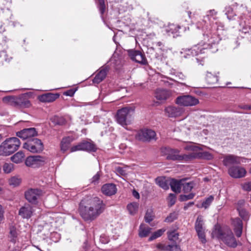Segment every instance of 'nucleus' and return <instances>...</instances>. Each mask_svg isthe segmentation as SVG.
Listing matches in <instances>:
<instances>
[{
    "label": "nucleus",
    "instance_id": "nucleus-1",
    "mask_svg": "<svg viewBox=\"0 0 251 251\" xmlns=\"http://www.w3.org/2000/svg\"><path fill=\"white\" fill-rule=\"evenodd\" d=\"M217 12L214 10L208 11L207 18L210 23L203 27V40L191 49L185 50V54L188 56H197L204 53V50L215 47L221 40L220 34L224 30V25L216 21Z\"/></svg>",
    "mask_w": 251,
    "mask_h": 251
},
{
    "label": "nucleus",
    "instance_id": "nucleus-2",
    "mask_svg": "<svg viewBox=\"0 0 251 251\" xmlns=\"http://www.w3.org/2000/svg\"><path fill=\"white\" fill-rule=\"evenodd\" d=\"M105 208L103 201L98 198L90 200L87 206L81 202L79 206L80 214L85 220H93L103 212Z\"/></svg>",
    "mask_w": 251,
    "mask_h": 251
},
{
    "label": "nucleus",
    "instance_id": "nucleus-3",
    "mask_svg": "<svg viewBox=\"0 0 251 251\" xmlns=\"http://www.w3.org/2000/svg\"><path fill=\"white\" fill-rule=\"evenodd\" d=\"M21 145L19 139L16 137L9 138L0 145V155L7 156L18 150Z\"/></svg>",
    "mask_w": 251,
    "mask_h": 251
},
{
    "label": "nucleus",
    "instance_id": "nucleus-4",
    "mask_svg": "<svg viewBox=\"0 0 251 251\" xmlns=\"http://www.w3.org/2000/svg\"><path fill=\"white\" fill-rule=\"evenodd\" d=\"M203 146L197 145L194 144L187 145L184 147L187 151H191L189 153V161L196 159L201 158L206 160H211L213 158V155L207 151H202Z\"/></svg>",
    "mask_w": 251,
    "mask_h": 251
},
{
    "label": "nucleus",
    "instance_id": "nucleus-5",
    "mask_svg": "<svg viewBox=\"0 0 251 251\" xmlns=\"http://www.w3.org/2000/svg\"><path fill=\"white\" fill-rule=\"evenodd\" d=\"M134 109L129 107H124L117 111V122L125 127L130 125L133 120Z\"/></svg>",
    "mask_w": 251,
    "mask_h": 251
},
{
    "label": "nucleus",
    "instance_id": "nucleus-6",
    "mask_svg": "<svg viewBox=\"0 0 251 251\" xmlns=\"http://www.w3.org/2000/svg\"><path fill=\"white\" fill-rule=\"evenodd\" d=\"M161 153L166 156L169 160H177L183 162L189 161V153L188 154H179L178 150L173 149L169 147H163L161 149Z\"/></svg>",
    "mask_w": 251,
    "mask_h": 251
},
{
    "label": "nucleus",
    "instance_id": "nucleus-7",
    "mask_svg": "<svg viewBox=\"0 0 251 251\" xmlns=\"http://www.w3.org/2000/svg\"><path fill=\"white\" fill-rule=\"evenodd\" d=\"M23 148L32 153H39L43 150L44 145L41 140L33 138L25 142Z\"/></svg>",
    "mask_w": 251,
    "mask_h": 251
},
{
    "label": "nucleus",
    "instance_id": "nucleus-8",
    "mask_svg": "<svg viewBox=\"0 0 251 251\" xmlns=\"http://www.w3.org/2000/svg\"><path fill=\"white\" fill-rule=\"evenodd\" d=\"M175 102L179 105L188 107L197 105L199 103V100L193 96L182 95L176 98Z\"/></svg>",
    "mask_w": 251,
    "mask_h": 251
},
{
    "label": "nucleus",
    "instance_id": "nucleus-9",
    "mask_svg": "<svg viewBox=\"0 0 251 251\" xmlns=\"http://www.w3.org/2000/svg\"><path fill=\"white\" fill-rule=\"evenodd\" d=\"M249 159L242 157L232 154L225 155L223 157V162L225 166H229L233 164H240L242 163H246Z\"/></svg>",
    "mask_w": 251,
    "mask_h": 251
},
{
    "label": "nucleus",
    "instance_id": "nucleus-10",
    "mask_svg": "<svg viewBox=\"0 0 251 251\" xmlns=\"http://www.w3.org/2000/svg\"><path fill=\"white\" fill-rule=\"evenodd\" d=\"M45 162V158L39 155L28 156L25 160L26 166L32 168L39 167L43 165Z\"/></svg>",
    "mask_w": 251,
    "mask_h": 251
},
{
    "label": "nucleus",
    "instance_id": "nucleus-11",
    "mask_svg": "<svg viewBox=\"0 0 251 251\" xmlns=\"http://www.w3.org/2000/svg\"><path fill=\"white\" fill-rule=\"evenodd\" d=\"M156 133L154 131L145 129L138 132L135 135L136 139L143 141H150L155 138Z\"/></svg>",
    "mask_w": 251,
    "mask_h": 251
},
{
    "label": "nucleus",
    "instance_id": "nucleus-12",
    "mask_svg": "<svg viewBox=\"0 0 251 251\" xmlns=\"http://www.w3.org/2000/svg\"><path fill=\"white\" fill-rule=\"evenodd\" d=\"M229 176L235 178L244 177L247 174V171L245 168L240 166H234L230 167L228 170Z\"/></svg>",
    "mask_w": 251,
    "mask_h": 251
},
{
    "label": "nucleus",
    "instance_id": "nucleus-13",
    "mask_svg": "<svg viewBox=\"0 0 251 251\" xmlns=\"http://www.w3.org/2000/svg\"><path fill=\"white\" fill-rule=\"evenodd\" d=\"M165 114L172 118H176L182 116L185 112L183 108L174 106H168L165 108Z\"/></svg>",
    "mask_w": 251,
    "mask_h": 251
},
{
    "label": "nucleus",
    "instance_id": "nucleus-14",
    "mask_svg": "<svg viewBox=\"0 0 251 251\" xmlns=\"http://www.w3.org/2000/svg\"><path fill=\"white\" fill-rule=\"evenodd\" d=\"M42 192L39 189H30L25 192V197L30 203L36 204Z\"/></svg>",
    "mask_w": 251,
    "mask_h": 251
},
{
    "label": "nucleus",
    "instance_id": "nucleus-15",
    "mask_svg": "<svg viewBox=\"0 0 251 251\" xmlns=\"http://www.w3.org/2000/svg\"><path fill=\"white\" fill-rule=\"evenodd\" d=\"M127 52L133 61L143 65L146 64L147 60L145 55L141 51L134 50H127Z\"/></svg>",
    "mask_w": 251,
    "mask_h": 251
},
{
    "label": "nucleus",
    "instance_id": "nucleus-16",
    "mask_svg": "<svg viewBox=\"0 0 251 251\" xmlns=\"http://www.w3.org/2000/svg\"><path fill=\"white\" fill-rule=\"evenodd\" d=\"M222 240L227 246L231 247H235L237 246L236 241L233 236V233L231 229L226 227V232L222 238Z\"/></svg>",
    "mask_w": 251,
    "mask_h": 251
},
{
    "label": "nucleus",
    "instance_id": "nucleus-17",
    "mask_svg": "<svg viewBox=\"0 0 251 251\" xmlns=\"http://www.w3.org/2000/svg\"><path fill=\"white\" fill-rule=\"evenodd\" d=\"M37 135V132L33 127L25 128L17 133V136L24 140L35 136Z\"/></svg>",
    "mask_w": 251,
    "mask_h": 251
},
{
    "label": "nucleus",
    "instance_id": "nucleus-18",
    "mask_svg": "<svg viewBox=\"0 0 251 251\" xmlns=\"http://www.w3.org/2000/svg\"><path fill=\"white\" fill-rule=\"evenodd\" d=\"M33 207L29 204H25L19 210V215L24 219H29L33 215Z\"/></svg>",
    "mask_w": 251,
    "mask_h": 251
},
{
    "label": "nucleus",
    "instance_id": "nucleus-19",
    "mask_svg": "<svg viewBox=\"0 0 251 251\" xmlns=\"http://www.w3.org/2000/svg\"><path fill=\"white\" fill-rule=\"evenodd\" d=\"M27 94H23L16 98L14 101L17 105L22 108H27L30 106V102L27 98Z\"/></svg>",
    "mask_w": 251,
    "mask_h": 251
},
{
    "label": "nucleus",
    "instance_id": "nucleus-20",
    "mask_svg": "<svg viewBox=\"0 0 251 251\" xmlns=\"http://www.w3.org/2000/svg\"><path fill=\"white\" fill-rule=\"evenodd\" d=\"M116 185L113 183H107L103 185L101 187L102 193L106 196H112L116 194L117 192Z\"/></svg>",
    "mask_w": 251,
    "mask_h": 251
},
{
    "label": "nucleus",
    "instance_id": "nucleus-21",
    "mask_svg": "<svg viewBox=\"0 0 251 251\" xmlns=\"http://www.w3.org/2000/svg\"><path fill=\"white\" fill-rule=\"evenodd\" d=\"M172 95L170 91L158 89L155 92V97L159 100H165Z\"/></svg>",
    "mask_w": 251,
    "mask_h": 251
},
{
    "label": "nucleus",
    "instance_id": "nucleus-22",
    "mask_svg": "<svg viewBox=\"0 0 251 251\" xmlns=\"http://www.w3.org/2000/svg\"><path fill=\"white\" fill-rule=\"evenodd\" d=\"M59 97L58 94L46 93L38 97L39 100L43 102H51L55 100Z\"/></svg>",
    "mask_w": 251,
    "mask_h": 251
},
{
    "label": "nucleus",
    "instance_id": "nucleus-23",
    "mask_svg": "<svg viewBox=\"0 0 251 251\" xmlns=\"http://www.w3.org/2000/svg\"><path fill=\"white\" fill-rule=\"evenodd\" d=\"M226 228L222 229L219 225H215L211 233L212 237L222 240L226 232Z\"/></svg>",
    "mask_w": 251,
    "mask_h": 251
},
{
    "label": "nucleus",
    "instance_id": "nucleus-24",
    "mask_svg": "<svg viewBox=\"0 0 251 251\" xmlns=\"http://www.w3.org/2000/svg\"><path fill=\"white\" fill-rule=\"evenodd\" d=\"M232 224L236 236L240 237L242 233L243 224L242 221L239 218H236L233 220Z\"/></svg>",
    "mask_w": 251,
    "mask_h": 251
},
{
    "label": "nucleus",
    "instance_id": "nucleus-25",
    "mask_svg": "<svg viewBox=\"0 0 251 251\" xmlns=\"http://www.w3.org/2000/svg\"><path fill=\"white\" fill-rule=\"evenodd\" d=\"M107 71L106 67L101 69L94 77L93 82L98 84L102 81L106 75Z\"/></svg>",
    "mask_w": 251,
    "mask_h": 251
},
{
    "label": "nucleus",
    "instance_id": "nucleus-26",
    "mask_svg": "<svg viewBox=\"0 0 251 251\" xmlns=\"http://www.w3.org/2000/svg\"><path fill=\"white\" fill-rule=\"evenodd\" d=\"M182 179L180 180L172 179L170 182L172 191L176 193H179L182 187Z\"/></svg>",
    "mask_w": 251,
    "mask_h": 251
},
{
    "label": "nucleus",
    "instance_id": "nucleus-27",
    "mask_svg": "<svg viewBox=\"0 0 251 251\" xmlns=\"http://www.w3.org/2000/svg\"><path fill=\"white\" fill-rule=\"evenodd\" d=\"M151 228L144 224H141L139 228V236L143 238L147 237L151 231Z\"/></svg>",
    "mask_w": 251,
    "mask_h": 251
},
{
    "label": "nucleus",
    "instance_id": "nucleus-28",
    "mask_svg": "<svg viewBox=\"0 0 251 251\" xmlns=\"http://www.w3.org/2000/svg\"><path fill=\"white\" fill-rule=\"evenodd\" d=\"M25 157V153L22 151H19L12 155L10 159L13 162L16 164H19L23 161Z\"/></svg>",
    "mask_w": 251,
    "mask_h": 251
},
{
    "label": "nucleus",
    "instance_id": "nucleus-29",
    "mask_svg": "<svg viewBox=\"0 0 251 251\" xmlns=\"http://www.w3.org/2000/svg\"><path fill=\"white\" fill-rule=\"evenodd\" d=\"M18 233L16 228L13 226H10L9 228V234L8 238L10 241L13 243H15L17 240Z\"/></svg>",
    "mask_w": 251,
    "mask_h": 251
},
{
    "label": "nucleus",
    "instance_id": "nucleus-30",
    "mask_svg": "<svg viewBox=\"0 0 251 251\" xmlns=\"http://www.w3.org/2000/svg\"><path fill=\"white\" fill-rule=\"evenodd\" d=\"M4 173L9 174L15 170V165L11 162H4L2 167Z\"/></svg>",
    "mask_w": 251,
    "mask_h": 251
},
{
    "label": "nucleus",
    "instance_id": "nucleus-31",
    "mask_svg": "<svg viewBox=\"0 0 251 251\" xmlns=\"http://www.w3.org/2000/svg\"><path fill=\"white\" fill-rule=\"evenodd\" d=\"M72 141V139L69 137L64 138L61 143V150L63 151H66L69 149V145Z\"/></svg>",
    "mask_w": 251,
    "mask_h": 251
},
{
    "label": "nucleus",
    "instance_id": "nucleus-32",
    "mask_svg": "<svg viewBox=\"0 0 251 251\" xmlns=\"http://www.w3.org/2000/svg\"><path fill=\"white\" fill-rule=\"evenodd\" d=\"M180 28V26L178 25H176L174 24H170L166 28V31L169 34V35L172 34H176V36H177L176 34L178 30Z\"/></svg>",
    "mask_w": 251,
    "mask_h": 251
},
{
    "label": "nucleus",
    "instance_id": "nucleus-33",
    "mask_svg": "<svg viewBox=\"0 0 251 251\" xmlns=\"http://www.w3.org/2000/svg\"><path fill=\"white\" fill-rule=\"evenodd\" d=\"M156 183L164 190L169 189L168 183L165 178L159 177L155 179Z\"/></svg>",
    "mask_w": 251,
    "mask_h": 251
},
{
    "label": "nucleus",
    "instance_id": "nucleus-34",
    "mask_svg": "<svg viewBox=\"0 0 251 251\" xmlns=\"http://www.w3.org/2000/svg\"><path fill=\"white\" fill-rule=\"evenodd\" d=\"M213 200L214 197L213 196H210L203 201L201 205L197 204V206L199 208H204L205 209H206L211 205Z\"/></svg>",
    "mask_w": 251,
    "mask_h": 251
},
{
    "label": "nucleus",
    "instance_id": "nucleus-35",
    "mask_svg": "<svg viewBox=\"0 0 251 251\" xmlns=\"http://www.w3.org/2000/svg\"><path fill=\"white\" fill-rule=\"evenodd\" d=\"M139 204L137 202H132L127 205V209L131 215H134L138 211Z\"/></svg>",
    "mask_w": 251,
    "mask_h": 251
},
{
    "label": "nucleus",
    "instance_id": "nucleus-36",
    "mask_svg": "<svg viewBox=\"0 0 251 251\" xmlns=\"http://www.w3.org/2000/svg\"><path fill=\"white\" fill-rule=\"evenodd\" d=\"M82 151H95L96 150L95 146L88 142H84L81 143Z\"/></svg>",
    "mask_w": 251,
    "mask_h": 251
},
{
    "label": "nucleus",
    "instance_id": "nucleus-37",
    "mask_svg": "<svg viewBox=\"0 0 251 251\" xmlns=\"http://www.w3.org/2000/svg\"><path fill=\"white\" fill-rule=\"evenodd\" d=\"M21 181V178L19 176H13L9 179L8 183L10 186L17 187L20 184Z\"/></svg>",
    "mask_w": 251,
    "mask_h": 251
},
{
    "label": "nucleus",
    "instance_id": "nucleus-38",
    "mask_svg": "<svg viewBox=\"0 0 251 251\" xmlns=\"http://www.w3.org/2000/svg\"><path fill=\"white\" fill-rule=\"evenodd\" d=\"M194 185L192 182H186L185 180L182 181V187L184 193H188L191 191Z\"/></svg>",
    "mask_w": 251,
    "mask_h": 251
},
{
    "label": "nucleus",
    "instance_id": "nucleus-39",
    "mask_svg": "<svg viewBox=\"0 0 251 251\" xmlns=\"http://www.w3.org/2000/svg\"><path fill=\"white\" fill-rule=\"evenodd\" d=\"M203 220L201 216L200 215L198 217L195 223L196 230H201L204 229L203 227Z\"/></svg>",
    "mask_w": 251,
    "mask_h": 251
},
{
    "label": "nucleus",
    "instance_id": "nucleus-40",
    "mask_svg": "<svg viewBox=\"0 0 251 251\" xmlns=\"http://www.w3.org/2000/svg\"><path fill=\"white\" fill-rule=\"evenodd\" d=\"M165 231H166L165 228H162V229L157 230V231L154 232L151 235V236L149 238V241H152V240L160 237L164 233V232Z\"/></svg>",
    "mask_w": 251,
    "mask_h": 251
},
{
    "label": "nucleus",
    "instance_id": "nucleus-41",
    "mask_svg": "<svg viewBox=\"0 0 251 251\" xmlns=\"http://www.w3.org/2000/svg\"><path fill=\"white\" fill-rule=\"evenodd\" d=\"M178 233L175 231L168 232V237L169 240L176 242L178 239Z\"/></svg>",
    "mask_w": 251,
    "mask_h": 251
},
{
    "label": "nucleus",
    "instance_id": "nucleus-42",
    "mask_svg": "<svg viewBox=\"0 0 251 251\" xmlns=\"http://www.w3.org/2000/svg\"><path fill=\"white\" fill-rule=\"evenodd\" d=\"M98 7L101 15H103L105 10V5L104 0H98Z\"/></svg>",
    "mask_w": 251,
    "mask_h": 251
},
{
    "label": "nucleus",
    "instance_id": "nucleus-43",
    "mask_svg": "<svg viewBox=\"0 0 251 251\" xmlns=\"http://www.w3.org/2000/svg\"><path fill=\"white\" fill-rule=\"evenodd\" d=\"M198 237L202 243H205L206 242L204 233V229L196 230Z\"/></svg>",
    "mask_w": 251,
    "mask_h": 251
},
{
    "label": "nucleus",
    "instance_id": "nucleus-44",
    "mask_svg": "<svg viewBox=\"0 0 251 251\" xmlns=\"http://www.w3.org/2000/svg\"><path fill=\"white\" fill-rule=\"evenodd\" d=\"M168 204L170 206L174 205L176 201V196L175 194H170L167 199Z\"/></svg>",
    "mask_w": 251,
    "mask_h": 251
},
{
    "label": "nucleus",
    "instance_id": "nucleus-45",
    "mask_svg": "<svg viewBox=\"0 0 251 251\" xmlns=\"http://www.w3.org/2000/svg\"><path fill=\"white\" fill-rule=\"evenodd\" d=\"M194 196L195 194L194 193H190L188 195H181L180 196L179 200L182 201H186L193 199Z\"/></svg>",
    "mask_w": 251,
    "mask_h": 251
},
{
    "label": "nucleus",
    "instance_id": "nucleus-46",
    "mask_svg": "<svg viewBox=\"0 0 251 251\" xmlns=\"http://www.w3.org/2000/svg\"><path fill=\"white\" fill-rule=\"evenodd\" d=\"M8 133V128L6 126H1L0 128V137L1 140L4 137H6Z\"/></svg>",
    "mask_w": 251,
    "mask_h": 251
},
{
    "label": "nucleus",
    "instance_id": "nucleus-47",
    "mask_svg": "<svg viewBox=\"0 0 251 251\" xmlns=\"http://www.w3.org/2000/svg\"><path fill=\"white\" fill-rule=\"evenodd\" d=\"M177 218V214L175 212L171 213L166 219L165 221L168 223H171Z\"/></svg>",
    "mask_w": 251,
    "mask_h": 251
},
{
    "label": "nucleus",
    "instance_id": "nucleus-48",
    "mask_svg": "<svg viewBox=\"0 0 251 251\" xmlns=\"http://www.w3.org/2000/svg\"><path fill=\"white\" fill-rule=\"evenodd\" d=\"M127 167H126L125 168L118 167L116 169V171L117 173L119 175H121L122 176H125L126 175V169H127Z\"/></svg>",
    "mask_w": 251,
    "mask_h": 251
},
{
    "label": "nucleus",
    "instance_id": "nucleus-49",
    "mask_svg": "<svg viewBox=\"0 0 251 251\" xmlns=\"http://www.w3.org/2000/svg\"><path fill=\"white\" fill-rule=\"evenodd\" d=\"M153 219V215L151 212L148 211L145 216V220L147 223H150Z\"/></svg>",
    "mask_w": 251,
    "mask_h": 251
},
{
    "label": "nucleus",
    "instance_id": "nucleus-50",
    "mask_svg": "<svg viewBox=\"0 0 251 251\" xmlns=\"http://www.w3.org/2000/svg\"><path fill=\"white\" fill-rule=\"evenodd\" d=\"M156 248L160 251H166L169 250L168 246H165L164 244L161 243L157 244L156 245Z\"/></svg>",
    "mask_w": 251,
    "mask_h": 251
},
{
    "label": "nucleus",
    "instance_id": "nucleus-51",
    "mask_svg": "<svg viewBox=\"0 0 251 251\" xmlns=\"http://www.w3.org/2000/svg\"><path fill=\"white\" fill-rule=\"evenodd\" d=\"M207 80L209 83H214L218 81V78L216 76H213L210 74L207 75Z\"/></svg>",
    "mask_w": 251,
    "mask_h": 251
},
{
    "label": "nucleus",
    "instance_id": "nucleus-52",
    "mask_svg": "<svg viewBox=\"0 0 251 251\" xmlns=\"http://www.w3.org/2000/svg\"><path fill=\"white\" fill-rule=\"evenodd\" d=\"M169 251H181V249L179 246L177 245H168Z\"/></svg>",
    "mask_w": 251,
    "mask_h": 251
},
{
    "label": "nucleus",
    "instance_id": "nucleus-53",
    "mask_svg": "<svg viewBox=\"0 0 251 251\" xmlns=\"http://www.w3.org/2000/svg\"><path fill=\"white\" fill-rule=\"evenodd\" d=\"M100 176V173L98 172L91 179V183H94V184L98 183Z\"/></svg>",
    "mask_w": 251,
    "mask_h": 251
},
{
    "label": "nucleus",
    "instance_id": "nucleus-54",
    "mask_svg": "<svg viewBox=\"0 0 251 251\" xmlns=\"http://www.w3.org/2000/svg\"><path fill=\"white\" fill-rule=\"evenodd\" d=\"M82 151L81 143H80L76 145L73 146L70 149L71 152H74V151Z\"/></svg>",
    "mask_w": 251,
    "mask_h": 251
},
{
    "label": "nucleus",
    "instance_id": "nucleus-55",
    "mask_svg": "<svg viewBox=\"0 0 251 251\" xmlns=\"http://www.w3.org/2000/svg\"><path fill=\"white\" fill-rule=\"evenodd\" d=\"M242 188L244 190L250 191L251 190V181L248 182L244 183L242 185Z\"/></svg>",
    "mask_w": 251,
    "mask_h": 251
},
{
    "label": "nucleus",
    "instance_id": "nucleus-56",
    "mask_svg": "<svg viewBox=\"0 0 251 251\" xmlns=\"http://www.w3.org/2000/svg\"><path fill=\"white\" fill-rule=\"evenodd\" d=\"M75 92V90L74 89H70L64 92L63 94L65 96L72 97L74 96Z\"/></svg>",
    "mask_w": 251,
    "mask_h": 251
},
{
    "label": "nucleus",
    "instance_id": "nucleus-57",
    "mask_svg": "<svg viewBox=\"0 0 251 251\" xmlns=\"http://www.w3.org/2000/svg\"><path fill=\"white\" fill-rule=\"evenodd\" d=\"M176 76L179 79L181 80H184L185 78V76L182 74L181 73L177 72L175 74Z\"/></svg>",
    "mask_w": 251,
    "mask_h": 251
},
{
    "label": "nucleus",
    "instance_id": "nucleus-58",
    "mask_svg": "<svg viewBox=\"0 0 251 251\" xmlns=\"http://www.w3.org/2000/svg\"><path fill=\"white\" fill-rule=\"evenodd\" d=\"M3 213L4 211L2 208V207L1 205H0V224L1 223V221L3 219Z\"/></svg>",
    "mask_w": 251,
    "mask_h": 251
},
{
    "label": "nucleus",
    "instance_id": "nucleus-59",
    "mask_svg": "<svg viewBox=\"0 0 251 251\" xmlns=\"http://www.w3.org/2000/svg\"><path fill=\"white\" fill-rule=\"evenodd\" d=\"M56 118L58 120V121L57 122L58 124L59 125H63L65 124V122L63 118L60 117H56Z\"/></svg>",
    "mask_w": 251,
    "mask_h": 251
},
{
    "label": "nucleus",
    "instance_id": "nucleus-60",
    "mask_svg": "<svg viewBox=\"0 0 251 251\" xmlns=\"http://www.w3.org/2000/svg\"><path fill=\"white\" fill-rule=\"evenodd\" d=\"M133 196L136 199H138L140 198L139 194L136 192V191L134 190L132 192Z\"/></svg>",
    "mask_w": 251,
    "mask_h": 251
},
{
    "label": "nucleus",
    "instance_id": "nucleus-61",
    "mask_svg": "<svg viewBox=\"0 0 251 251\" xmlns=\"http://www.w3.org/2000/svg\"><path fill=\"white\" fill-rule=\"evenodd\" d=\"M194 204V202H190L188 203H187L186 205L184 206V208L185 210H186L189 207H190Z\"/></svg>",
    "mask_w": 251,
    "mask_h": 251
},
{
    "label": "nucleus",
    "instance_id": "nucleus-62",
    "mask_svg": "<svg viewBox=\"0 0 251 251\" xmlns=\"http://www.w3.org/2000/svg\"><path fill=\"white\" fill-rule=\"evenodd\" d=\"M104 236H101L100 237V241L104 244L108 243V241L107 240L104 239Z\"/></svg>",
    "mask_w": 251,
    "mask_h": 251
},
{
    "label": "nucleus",
    "instance_id": "nucleus-63",
    "mask_svg": "<svg viewBox=\"0 0 251 251\" xmlns=\"http://www.w3.org/2000/svg\"><path fill=\"white\" fill-rule=\"evenodd\" d=\"M175 83H176V85L177 86H182V85H184V86H187V85H186L185 83H180V82H177V81H174Z\"/></svg>",
    "mask_w": 251,
    "mask_h": 251
},
{
    "label": "nucleus",
    "instance_id": "nucleus-64",
    "mask_svg": "<svg viewBox=\"0 0 251 251\" xmlns=\"http://www.w3.org/2000/svg\"><path fill=\"white\" fill-rule=\"evenodd\" d=\"M243 108H244L245 109L251 110V105H245V106H244Z\"/></svg>",
    "mask_w": 251,
    "mask_h": 251
}]
</instances>
